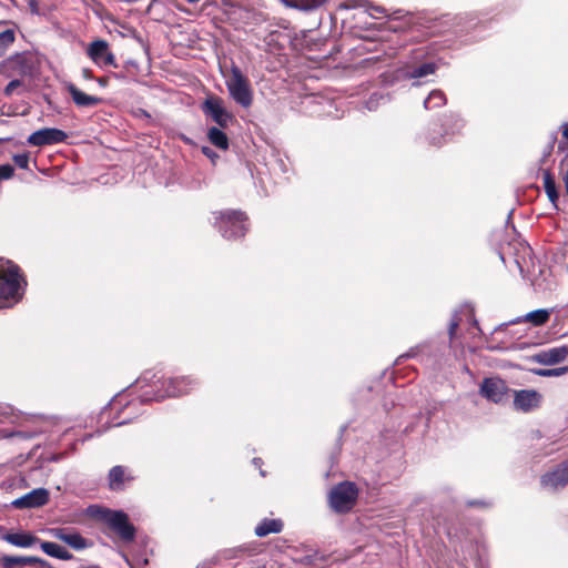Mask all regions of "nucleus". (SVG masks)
Instances as JSON below:
<instances>
[{
    "label": "nucleus",
    "instance_id": "f257e3e1",
    "mask_svg": "<svg viewBox=\"0 0 568 568\" xmlns=\"http://www.w3.org/2000/svg\"><path fill=\"white\" fill-rule=\"evenodd\" d=\"M18 266L0 260V308L11 307L20 298Z\"/></svg>",
    "mask_w": 568,
    "mask_h": 568
},
{
    "label": "nucleus",
    "instance_id": "cd10ccee",
    "mask_svg": "<svg viewBox=\"0 0 568 568\" xmlns=\"http://www.w3.org/2000/svg\"><path fill=\"white\" fill-rule=\"evenodd\" d=\"M16 32L12 29H7L0 32V57H2L9 47L14 42Z\"/></svg>",
    "mask_w": 568,
    "mask_h": 568
},
{
    "label": "nucleus",
    "instance_id": "9d476101",
    "mask_svg": "<svg viewBox=\"0 0 568 568\" xmlns=\"http://www.w3.org/2000/svg\"><path fill=\"white\" fill-rule=\"evenodd\" d=\"M68 134L55 128H44L38 130L28 136V143L34 146L51 145L64 142Z\"/></svg>",
    "mask_w": 568,
    "mask_h": 568
},
{
    "label": "nucleus",
    "instance_id": "412c9836",
    "mask_svg": "<svg viewBox=\"0 0 568 568\" xmlns=\"http://www.w3.org/2000/svg\"><path fill=\"white\" fill-rule=\"evenodd\" d=\"M130 479L125 476V469L121 465L114 466L109 473V486L112 490H121L125 480Z\"/></svg>",
    "mask_w": 568,
    "mask_h": 568
},
{
    "label": "nucleus",
    "instance_id": "c85d7f7f",
    "mask_svg": "<svg viewBox=\"0 0 568 568\" xmlns=\"http://www.w3.org/2000/svg\"><path fill=\"white\" fill-rule=\"evenodd\" d=\"M34 557H14V556H8L3 558V566L6 568H11L16 565H33V561H30Z\"/></svg>",
    "mask_w": 568,
    "mask_h": 568
},
{
    "label": "nucleus",
    "instance_id": "c9c22d12",
    "mask_svg": "<svg viewBox=\"0 0 568 568\" xmlns=\"http://www.w3.org/2000/svg\"><path fill=\"white\" fill-rule=\"evenodd\" d=\"M382 99H383V97H382V95H377V94L372 95V97H371V99H369V101L367 102V108H368L369 110H374V109H375V106H376V103H375V102H377L378 100H382Z\"/></svg>",
    "mask_w": 568,
    "mask_h": 568
},
{
    "label": "nucleus",
    "instance_id": "4be33fe9",
    "mask_svg": "<svg viewBox=\"0 0 568 568\" xmlns=\"http://www.w3.org/2000/svg\"><path fill=\"white\" fill-rule=\"evenodd\" d=\"M207 139L214 146L221 150H227L229 148V139L226 134L216 126H212L207 130Z\"/></svg>",
    "mask_w": 568,
    "mask_h": 568
},
{
    "label": "nucleus",
    "instance_id": "f3484780",
    "mask_svg": "<svg viewBox=\"0 0 568 568\" xmlns=\"http://www.w3.org/2000/svg\"><path fill=\"white\" fill-rule=\"evenodd\" d=\"M437 65L434 62H426L419 65H406L400 70V77L404 79H420L434 74Z\"/></svg>",
    "mask_w": 568,
    "mask_h": 568
},
{
    "label": "nucleus",
    "instance_id": "7c9ffc66",
    "mask_svg": "<svg viewBox=\"0 0 568 568\" xmlns=\"http://www.w3.org/2000/svg\"><path fill=\"white\" fill-rule=\"evenodd\" d=\"M19 88H24V83L22 80L14 79L7 84L4 94L8 97L12 95Z\"/></svg>",
    "mask_w": 568,
    "mask_h": 568
},
{
    "label": "nucleus",
    "instance_id": "9b49d317",
    "mask_svg": "<svg viewBox=\"0 0 568 568\" xmlns=\"http://www.w3.org/2000/svg\"><path fill=\"white\" fill-rule=\"evenodd\" d=\"M193 385H195L194 381L186 377L169 378L162 383L164 389L159 390L155 399L160 400L165 397H175L186 394Z\"/></svg>",
    "mask_w": 568,
    "mask_h": 568
},
{
    "label": "nucleus",
    "instance_id": "ddd939ff",
    "mask_svg": "<svg viewBox=\"0 0 568 568\" xmlns=\"http://www.w3.org/2000/svg\"><path fill=\"white\" fill-rule=\"evenodd\" d=\"M568 483V464H559L554 470L546 473L540 478L541 487L554 491L562 488Z\"/></svg>",
    "mask_w": 568,
    "mask_h": 568
},
{
    "label": "nucleus",
    "instance_id": "f704fd0d",
    "mask_svg": "<svg viewBox=\"0 0 568 568\" xmlns=\"http://www.w3.org/2000/svg\"><path fill=\"white\" fill-rule=\"evenodd\" d=\"M458 325H459V317L457 315H455V317L453 318V321L449 324V335H450V337L454 336Z\"/></svg>",
    "mask_w": 568,
    "mask_h": 568
},
{
    "label": "nucleus",
    "instance_id": "423d86ee",
    "mask_svg": "<svg viewBox=\"0 0 568 568\" xmlns=\"http://www.w3.org/2000/svg\"><path fill=\"white\" fill-rule=\"evenodd\" d=\"M48 534L68 545L75 551L84 550L91 547L92 542L84 538L79 531L73 528L53 527L48 529Z\"/></svg>",
    "mask_w": 568,
    "mask_h": 568
},
{
    "label": "nucleus",
    "instance_id": "58836bf2",
    "mask_svg": "<svg viewBox=\"0 0 568 568\" xmlns=\"http://www.w3.org/2000/svg\"><path fill=\"white\" fill-rule=\"evenodd\" d=\"M561 133L564 138L568 139V123L561 125Z\"/></svg>",
    "mask_w": 568,
    "mask_h": 568
},
{
    "label": "nucleus",
    "instance_id": "c756f323",
    "mask_svg": "<svg viewBox=\"0 0 568 568\" xmlns=\"http://www.w3.org/2000/svg\"><path fill=\"white\" fill-rule=\"evenodd\" d=\"M534 373L536 375L542 376V377L561 376V375L568 373V366L557 367V368L535 369Z\"/></svg>",
    "mask_w": 568,
    "mask_h": 568
},
{
    "label": "nucleus",
    "instance_id": "ea45409f",
    "mask_svg": "<svg viewBox=\"0 0 568 568\" xmlns=\"http://www.w3.org/2000/svg\"><path fill=\"white\" fill-rule=\"evenodd\" d=\"M564 182H565V187H566V192L568 194V169H567V172L564 176Z\"/></svg>",
    "mask_w": 568,
    "mask_h": 568
},
{
    "label": "nucleus",
    "instance_id": "aec40b11",
    "mask_svg": "<svg viewBox=\"0 0 568 568\" xmlns=\"http://www.w3.org/2000/svg\"><path fill=\"white\" fill-rule=\"evenodd\" d=\"M283 521L281 519L264 518L254 529L258 537H265L270 534H278L283 529Z\"/></svg>",
    "mask_w": 568,
    "mask_h": 568
},
{
    "label": "nucleus",
    "instance_id": "a878e982",
    "mask_svg": "<svg viewBox=\"0 0 568 568\" xmlns=\"http://www.w3.org/2000/svg\"><path fill=\"white\" fill-rule=\"evenodd\" d=\"M287 6L297 8L301 10H312L321 4H323L326 0H282Z\"/></svg>",
    "mask_w": 568,
    "mask_h": 568
},
{
    "label": "nucleus",
    "instance_id": "dca6fc26",
    "mask_svg": "<svg viewBox=\"0 0 568 568\" xmlns=\"http://www.w3.org/2000/svg\"><path fill=\"white\" fill-rule=\"evenodd\" d=\"M67 90L70 93L72 101L79 108L95 106L102 102L101 98L89 95L78 89L73 83L67 85Z\"/></svg>",
    "mask_w": 568,
    "mask_h": 568
},
{
    "label": "nucleus",
    "instance_id": "c03bdc74",
    "mask_svg": "<svg viewBox=\"0 0 568 568\" xmlns=\"http://www.w3.org/2000/svg\"><path fill=\"white\" fill-rule=\"evenodd\" d=\"M432 143H433L434 145H439V144H440V142H436V141H432Z\"/></svg>",
    "mask_w": 568,
    "mask_h": 568
},
{
    "label": "nucleus",
    "instance_id": "2eb2a0df",
    "mask_svg": "<svg viewBox=\"0 0 568 568\" xmlns=\"http://www.w3.org/2000/svg\"><path fill=\"white\" fill-rule=\"evenodd\" d=\"M49 500V493L44 488H37L16 499L12 505L17 508H34L43 506Z\"/></svg>",
    "mask_w": 568,
    "mask_h": 568
},
{
    "label": "nucleus",
    "instance_id": "e433bc0d",
    "mask_svg": "<svg viewBox=\"0 0 568 568\" xmlns=\"http://www.w3.org/2000/svg\"><path fill=\"white\" fill-rule=\"evenodd\" d=\"M384 12H385V10L381 7H372V9L369 10V14L373 18H378V14H382Z\"/></svg>",
    "mask_w": 568,
    "mask_h": 568
},
{
    "label": "nucleus",
    "instance_id": "393cba45",
    "mask_svg": "<svg viewBox=\"0 0 568 568\" xmlns=\"http://www.w3.org/2000/svg\"><path fill=\"white\" fill-rule=\"evenodd\" d=\"M549 312L547 310H536L525 315L524 320L535 326L545 324L549 320Z\"/></svg>",
    "mask_w": 568,
    "mask_h": 568
},
{
    "label": "nucleus",
    "instance_id": "0eeeda50",
    "mask_svg": "<svg viewBox=\"0 0 568 568\" xmlns=\"http://www.w3.org/2000/svg\"><path fill=\"white\" fill-rule=\"evenodd\" d=\"M202 110L221 128H226L233 120V116L225 110L223 101L216 97L207 98L203 102Z\"/></svg>",
    "mask_w": 568,
    "mask_h": 568
},
{
    "label": "nucleus",
    "instance_id": "5701e85b",
    "mask_svg": "<svg viewBox=\"0 0 568 568\" xmlns=\"http://www.w3.org/2000/svg\"><path fill=\"white\" fill-rule=\"evenodd\" d=\"M446 104V97L440 90H433L424 101L426 110L440 108Z\"/></svg>",
    "mask_w": 568,
    "mask_h": 568
},
{
    "label": "nucleus",
    "instance_id": "39448f33",
    "mask_svg": "<svg viewBox=\"0 0 568 568\" xmlns=\"http://www.w3.org/2000/svg\"><path fill=\"white\" fill-rule=\"evenodd\" d=\"M216 214L215 225L225 239H236L245 234L246 216L243 212L227 210Z\"/></svg>",
    "mask_w": 568,
    "mask_h": 568
},
{
    "label": "nucleus",
    "instance_id": "4c0bfd02",
    "mask_svg": "<svg viewBox=\"0 0 568 568\" xmlns=\"http://www.w3.org/2000/svg\"><path fill=\"white\" fill-rule=\"evenodd\" d=\"M82 77L87 80L93 79L92 71L88 68L82 69Z\"/></svg>",
    "mask_w": 568,
    "mask_h": 568
},
{
    "label": "nucleus",
    "instance_id": "79ce46f5",
    "mask_svg": "<svg viewBox=\"0 0 568 568\" xmlns=\"http://www.w3.org/2000/svg\"><path fill=\"white\" fill-rule=\"evenodd\" d=\"M98 82H99L101 85H104V84H105V82H104V80H103V79H98Z\"/></svg>",
    "mask_w": 568,
    "mask_h": 568
},
{
    "label": "nucleus",
    "instance_id": "bb28decb",
    "mask_svg": "<svg viewBox=\"0 0 568 568\" xmlns=\"http://www.w3.org/2000/svg\"><path fill=\"white\" fill-rule=\"evenodd\" d=\"M544 187H545V191H546L549 200L552 203H556V201L558 199V192L556 189L555 179L549 172L544 173Z\"/></svg>",
    "mask_w": 568,
    "mask_h": 568
},
{
    "label": "nucleus",
    "instance_id": "6e6552de",
    "mask_svg": "<svg viewBox=\"0 0 568 568\" xmlns=\"http://www.w3.org/2000/svg\"><path fill=\"white\" fill-rule=\"evenodd\" d=\"M87 54L98 67H116L115 57L110 51L108 42L104 40L91 42L87 48Z\"/></svg>",
    "mask_w": 568,
    "mask_h": 568
},
{
    "label": "nucleus",
    "instance_id": "a211bd4d",
    "mask_svg": "<svg viewBox=\"0 0 568 568\" xmlns=\"http://www.w3.org/2000/svg\"><path fill=\"white\" fill-rule=\"evenodd\" d=\"M39 546L47 556H50L52 558H57L60 560L73 559V555L65 547L57 542L40 539Z\"/></svg>",
    "mask_w": 568,
    "mask_h": 568
},
{
    "label": "nucleus",
    "instance_id": "473e14b6",
    "mask_svg": "<svg viewBox=\"0 0 568 568\" xmlns=\"http://www.w3.org/2000/svg\"><path fill=\"white\" fill-rule=\"evenodd\" d=\"M14 173V169L10 164L0 165V181L10 179Z\"/></svg>",
    "mask_w": 568,
    "mask_h": 568
},
{
    "label": "nucleus",
    "instance_id": "20e7f679",
    "mask_svg": "<svg viewBox=\"0 0 568 568\" xmlns=\"http://www.w3.org/2000/svg\"><path fill=\"white\" fill-rule=\"evenodd\" d=\"M230 97L241 106L248 108L253 102V91L248 79L239 67L232 65L230 77L225 81Z\"/></svg>",
    "mask_w": 568,
    "mask_h": 568
},
{
    "label": "nucleus",
    "instance_id": "b1692460",
    "mask_svg": "<svg viewBox=\"0 0 568 568\" xmlns=\"http://www.w3.org/2000/svg\"><path fill=\"white\" fill-rule=\"evenodd\" d=\"M38 428L33 432L28 430H19L16 433L17 436L29 438L34 436L36 434L44 433L48 430V427L52 425V422L48 418L39 417L36 419Z\"/></svg>",
    "mask_w": 568,
    "mask_h": 568
},
{
    "label": "nucleus",
    "instance_id": "4468645a",
    "mask_svg": "<svg viewBox=\"0 0 568 568\" xmlns=\"http://www.w3.org/2000/svg\"><path fill=\"white\" fill-rule=\"evenodd\" d=\"M568 357V347L559 346L544 349L532 355L531 359L541 365H555L564 362Z\"/></svg>",
    "mask_w": 568,
    "mask_h": 568
},
{
    "label": "nucleus",
    "instance_id": "2f4dec72",
    "mask_svg": "<svg viewBox=\"0 0 568 568\" xmlns=\"http://www.w3.org/2000/svg\"><path fill=\"white\" fill-rule=\"evenodd\" d=\"M29 154L28 153H20L13 155L14 163L23 170H27L29 168Z\"/></svg>",
    "mask_w": 568,
    "mask_h": 568
},
{
    "label": "nucleus",
    "instance_id": "6ab92c4d",
    "mask_svg": "<svg viewBox=\"0 0 568 568\" xmlns=\"http://www.w3.org/2000/svg\"><path fill=\"white\" fill-rule=\"evenodd\" d=\"M4 540L13 546L21 548H29L36 544H39L40 541L37 536L29 532L8 534L4 536Z\"/></svg>",
    "mask_w": 568,
    "mask_h": 568
},
{
    "label": "nucleus",
    "instance_id": "f8f14e48",
    "mask_svg": "<svg viewBox=\"0 0 568 568\" xmlns=\"http://www.w3.org/2000/svg\"><path fill=\"white\" fill-rule=\"evenodd\" d=\"M542 403V395L535 389H520L515 390L514 406L517 410L531 412L540 407Z\"/></svg>",
    "mask_w": 568,
    "mask_h": 568
},
{
    "label": "nucleus",
    "instance_id": "a19ab883",
    "mask_svg": "<svg viewBox=\"0 0 568 568\" xmlns=\"http://www.w3.org/2000/svg\"><path fill=\"white\" fill-rule=\"evenodd\" d=\"M203 153L207 156L212 155V151L209 148H203Z\"/></svg>",
    "mask_w": 568,
    "mask_h": 568
},
{
    "label": "nucleus",
    "instance_id": "7ed1b4c3",
    "mask_svg": "<svg viewBox=\"0 0 568 568\" xmlns=\"http://www.w3.org/2000/svg\"><path fill=\"white\" fill-rule=\"evenodd\" d=\"M358 498V488L353 481H342L328 493V505L337 514H346L353 509Z\"/></svg>",
    "mask_w": 568,
    "mask_h": 568
},
{
    "label": "nucleus",
    "instance_id": "72a5a7b5",
    "mask_svg": "<svg viewBox=\"0 0 568 568\" xmlns=\"http://www.w3.org/2000/svg\"><path fill=\"white\" fill-rule=\"evenodd\" d=\"M493 504L486 500H469L467 506L469 507H490Z\"/></svg>",
    "mask_w": 568,
    "mask_h": 568
},
{
    "label": "nucleus",
    "instance_id": "37998d69",
    "mask_svg": "<svg viewBox=\"0 0 568 568\" xmlns=\"http://www.w3.org/2000/svg\"><path fill=\"white\" fill-rule=\"evenodd\" d=\"M189 3H195V2H199L200 0H186Z\"/></svg>",
    "mask_w": 568,
    "mask_h": 568
},
{
    "label": "nucleus",
    "instance_id": "f03ea898",
    "mask_svg": "<svg viewBox=\"0 0 568 568\" xmlns=\"http://www.w3.org/2000/svg\"><path fill=\"white\" fill-rule=\"evenodd\" d=\"M89 513L92 516H100L121 539L125 541L134 539L135 529L133 525L130 524L128 515L122 510H111L91 506L89 507Z\"/></svg>",
    "mask_w": 568,
    "mask_h": 568
},
{
    "label": "nucleus",
    "instance_id": "1a4fd4ad",
    "mask_svg": "<svg viewBox=\"0 0 568 568\" xmlns=\"http://www.w3.org/2000/svg\"><path fill=\"white\" fill-rule=\"evenodd\" d=\"M506 383L498 377H487L480 384L479 394L489 402L501 403L507 394Z\"/></svg>",
    "mask_w": 568,
    "mask_h": 568
}]
</instances>
